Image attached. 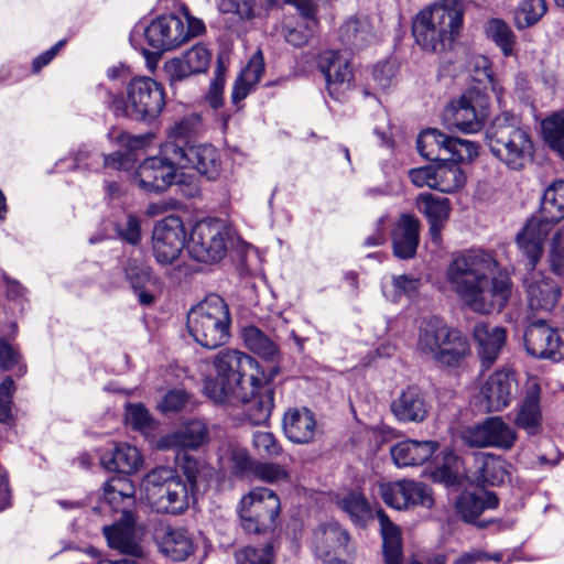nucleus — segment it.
Returning <instances> with one entry per match:
<instances>
[{
	"label": "nucleus",
	"mask_w": 564,
	"mask_h": 564,
	"mask_svg": "<svg viewBox=\"0 0 564 564\" xmlns=\"http://www.w3.org/2000/svg\"><path fill=\"white\" fill-rule=\"evenodd\" d=\"M473 337L481 366L491 367L506 345L507 329L487 323H477L473 328Z\"/></svg>",
	"instance_id": "obj_26"
},
{
	"label": "nucleus",
	"mask_w": 564,
	"mask_h": 564,
	"mask_svg": "<svg viewBox=\"0 0 564 564\" xmlns=\"http://www.w3.org/2000/svg\"><path fill=\"white\" fill-rule=\"evenodd\" d=\"M517 391L514 372L510 369L495 371L480 389V405L487 412H498L507 408Z\"/></svg>",
	"instance_id": "obj_24"
},
{
	"label": "nucleus",
	"mask_w": 564,
	"mask_h": 564,
	"mask_svg": "<svg viewBox=\"0 0 564 564\" xmlns=\"http://www.w3.org/2000/svg\"><path fill=\"white\" fill-rule=\"evenodd\" d=\"M379 494L384 503L398 510L417 506L430 509L434 505L432 490L425 484L414 480L380 484Z\"/></svg>",
	"instance_id": "obj_18"
},
{
	"label": "nucleus",
	"mask_w": 564,
	"mask_h": 564,
	"mask_svg": "<svg viewBox=\"0 0 564 564\" xmlns=\"http://www.w3.org/2000/svg\"><path fill=\"white\" fill-rule=\"evenodd\" d=\"M488 101L477 88L466 90L459 98L451 101L447 109L449 122L465 133L480 131L488 118Z\"/></svg>",
	"instance_id": "obj_15"
},
{
	"label": "nucleus",
	"mask_w": 564,
	"mask_h": 564,
	"mask_svg": "<svg viewBox=\"0 0 564 564\" xmlns=\"http://www.w3.org/2000/svg\"><path fill=\"white\" fill-rule=\"evenodd\" d=\"M102 530L111 549L137 558H143L144 550L137 536L134 516L131 511L122 510L120 519L112 525H105Z\"/></svg>",
	"instance_id": "obj_25"
},
{
	"label": "nucleus",
	"mask_w": 564,
	"mask_h": 564,
	"mask_svg": "<svg viewBox=\"0 0 564 564\" xmlns=\"http://www.w3.org/2000/svg\"><path fill=\"white\" fill-rule=\"evenodd\" d=\"M159 547L173 561H184L194 552L193 541L182 528H167L159 540Z\"/></svg>",
	"instance_id": "obj_41"
},
{
	"label": "nucleus",
	"mask_w": 564,
	"mask_h": 564,
	"mask_svg": "<svg viewBox=\"0 0 564 564\" xmlns=\"http://www.w3.org/2000/svg\"><path fill=\"white\" fill-rule=\"evenodd\" d=\"M127 422L135 430H144L150 426V414L141 404H129L126 414Z\"/></svg>",
	"instance_id": "obj_64"
},
{
	"label": "nucleus",
	"mask_w": 564,
	"mask_h": 564,
	"mask_svg": "<svg viewBox=\"0 0 564 564\" xmlns=\"http://www.w3.org/2000/svg\"><path fill=\"white\" fill-rule=\"evenodd\" d=\"M486 137L492 155L510 170L520 171L533 160L534 144L529 131L509 112L492 120Z\"/></svg>",
	"instance_id": "obj_5"
},
{
	"label": "nucleus",
	"mask_w": 564,
	"mask_h": 564,
	"mask_svg": "<svg viewBox=\"0 0 564 564\" xmlns=\"http://www.w3.org/2000/svg\"><path fill=\"white\" fill-rule=\"evenodd\" d=\"M497 261L481 249L467 250L448 264L446 282L458 300L478 314L500 312L512 293V282L507 275L490 278Z\"/></svg>",
	"instance_id": "obj_1"
},
{
	"label": "nucleus",
	"mask_w": 564,
	"mask_h": 564,
	"mask_svg": "<svg viewBox=\"0 0 564 564\" xmlns=\"http://www.w3.org/2000/svg\"><path fill=\"white\" fill-rule=\"evenodd\" d=\"M318 67L326 80L330 97L336 100L354 88L355 75L349 58L339 51H325L321 54Z\"/></svg>",
	"instance_id": "obj_22"
},
{
	"label": "nucleus",
	"mask_w": 564,
	"mask_h": 564,
	"mask_svg": "<svg viewBox=\"0 0 564 564\" xmlns=\"http://www.w3.org/2000/svg\"><path fill=\"white\" fill-rule=\"evenodd\" d=\"M420 286V280L409 275L392 276L390 281L382 283L383 295L397 302L402 295L412 296Z\"/></svg>",
	"instance_id": "obj_51"
},
{
	"label": "nucleus",
	"mask_w": 564,
	"mask_h": 564,
	"mask_svg": "<svg viewBox=\"0 0 564 564\" xmlns=\"http://www.w3.org/2000/svg\"><path fill=\"white\" fill-rule=\"evenodd\" d=\"M463 24L459 0H440L422 9L412 22L415 43L425 52L442 53L452 47Z\"/></svg>",
	"instance_id": "obj_3"
},
{
	"label": "nucleus",
	"mask_w": 564,
	"mask_h": 564,
	"mask_svg": "<svg viewBox=\"0 0 564 564\" xmlns=\"http://www.w3.org/2000/svg\"><path fill=\"white\" fill-rule=\"evenodd\" d=\"M141 490L147 502L158 513H183L195 497L185 480L170 467H158L149 471L141 482Z\"/></svg>",
	"instance_id": "obj_8"
},
{
	"label": "nucleus",
	"mask_w": 564,
	"mask_h": 564,
	"mask_svg": "<svg viewBox=\"0 0 564 564\" xmlns=\"http://www.w3.org/2000/svg\"><path fill=\"white\" fill-rule=\"evenodd\" d=\"M207 440L208 429L206 423L202 420H192L175 432L161 437L159 447L163 449L172 447L195 449L204 445Z\"/></svg>",
	"instance_id": "obj_32"
},
{
	"label": "nucleus",
	"mask_w": 564,
	"mask_h": 564,
	"mask_svg": "<svg viewBox=\"0 0 564 564\" xmlns=\"http://www.w3.org/2000/svg\"><path fill=\"white\" fill-rule=\"evenodd\" d=\"M160 148V155L145 159L137 169L133 180L145 192H163L170 185L180 183L178 165L166 158Z\"/></svg>",
	"instance_id": "obj_19"
},
{
	"label": "nucleus",
	"mask_w": 564,
	"mask_h": 564,
	"mask_svg": "<svg viewBox=\"0 0 564 564\" xmlns=\"http://www.w3.org/2000/svg\"><path fill=\"white\" fill-rule=\"evenodd\" d=\"M220 463L224 468L230 469L234 475H242L251 467V459L248 452L241 447L231 445L225 448V455L220 456Z\"/></svg>",
	"instance_id": "obj_54"
},
{
	"label": "nucleus",
	"mask_w": 564,
	"mask_h": 564,
	"mask_svg": "<svg viewBox=\"0 0 564 564\" xmlns=\"http://www.w3.org/2000/svg\"><path fill=\"white\" fill-rule=\"evenodd\" d=\"M546 11L545 0H521L514 10V24L519 30L531 28L542 19Z\"/></svg>",
	"instance_id": "obj_49"
},
{
	"label": "nucleus",
	"mask_w": 564,
	"mask_h": 564,
	"mask_svg": "<svg viewBox=\"0 0 564 564\" xmlns=\"http://www.w3.org/2000/svg\"><path fill=\"white\" fill-rule=\"evenodd\" d=\"M162 151L180 169H194L207 180H216L220 175L221 155L209 143H194L187 147L172 142L163 143Z\"/></svg>",
	"instance_id": "obj_14"
},
{
	"label": "nucleus",
	"mask_w": 564,
	"mask_h": 564,
	"mask_svg": "<svg viewBox=\"0 0 564 564\" xmlns=\"http://www.w3.org/2000/svg\"><path fill=\"white\" fill-rule=\"evenodd\" d=\"M563 218L564 181H556L544 191L539 216L531 217L516 238L518 248L533 264L541 259L544 240L553 226Z\"/></svg>",
	"instance_id": "obj_6"
},
{
	"label": "nucleus",
	"mask_w": 564,
	"mask_h": 564,
	"mask_svg": "<svg viewBox=\"0 0 564 564\" xmlns=\"http://www.w3.org/2000/svg\"><path fill=\"white\" fill-rule=\"evenodd\" d=\"M178 467L186 477L185 482L191 488V491L195 494L199 487L200 478L204 473V465L194 457L184 455L180 458Z\"/></svg>",
	"instance_id": "obj_60"
},
{
	"label": "nucleus",
	"mask_w": 564,
	"mask_h": 564,
	"mask_svg": "<svg viewBox=\"0 0 564 564\" xmlns=\"http://www.w3.org/2000/svg\"><path fill=\"white\" fill-rule=\"evenodd\" d=\"M252 445L263 457H276L282 453V446L273 433L257 431L252 436Z\"/></svg>",
	"instance_id": "obj_57"
},
{
	"label": "nucleus",
	"mask_w": 564,
	"mask_h": 564,
	"mask_svg": "<svg viewBox=\"0 0 564 564\" xmlns=\"http://www.w3.org/2000/svg\"><path fill=\"white\" fill-rule=\"evenodd\" d=\"M109 109L116 117L153 120L165 106L163 87L149 77H137L127 86V98L107 91Z\"/></svg>",
	"instance_id": "obj_9"
},
{
	"label": "nucleus",
	"mask_w": 564,
	"mask_h": 564,
	"mask_svg": "<svg viewBox=\"0 0 564 564\" xmlns=\"http://www.w3.org/2000/svg\"><path fill=\"white\" fill-rule=\"evenodd\" d=\"M185 229L178 216L159 220L152 231V254L158 263L165 265L176 261L184 248Z\"/></svg>",
	"instance_id": "obj_16"
},
{
	"label": "nucleus",
	"mask_w": 564,
	"mask_h": 564,
	"mask_svg": "<svg viewBox=\"0 0 564 564\" xmlns=\"http://www.w3.org/2000/svg\"><path fill=\"white\" fill-rule=\"evenodd\" d=\"M231 316L227 303L210 294L187 313V329L202 347L216 349L230 337Z\"/></svg>",
	"instance_id": "obj_7"
},
{
	"label": "nucleus",
	"mask_w": 564,
	"mask_h": 564,
	"mask_svg": "<svg viewBox=\"0 0 564 564\" xmlns=\"http://www.w3.org/2000/svg\"><path fill=\"white\" fill-rule=\"evenodd\" d=\"M524 345L535 358L560 360L564 357V330L551 327L544 319L534 321L525 328Z\"/></svg>",
	"instance_id": "obj_20"
},
{
	"label": "nucleus",
	"mask_w": 564,
	"mask_h": 564,
	"mask_svg": "<svg viewBox=\"0 0 564 564\" xmlns=\"http://www.w3.org/2000/svg\"><path fill=\"white\" fill-rule=\"evenodd\" d=\"M416 350L438 365L456 367L468 356L470 347L458 328L438 316H429L419 322Z\"/></svg>",
	"instance_id": "obj_4"
},
{
	"label": "nucleus",
	"mask_w": 564,
	"mask_h": 564,
	"mask_svg": "<svg viewBox=\"0 0 564 564\" xmlns=\"http://www.w3.org/2000/svg\"><path fill=\"white\" fill-rule=\"evenodd\" d=\"M278 371V367L271 368L261 388L248 401L242 402L246 405L245 416L253 425L264 424L271 415L274 406V391L269 387V382Z\"/></svg>",
	"instance_id": "obj_33"
},
{
	"label": "nucleus",
	"mask_w": 564,
	"mask_h": 564,
	"mask_svg": "<svg viewBox=\"0 0 564 564\" xmlns=\"http://www.w3.org/2000/svg\"><path fill=\"white\" fill-rule=\"evenodd\" d=\"M14 391V382L7 377L0 384V423L9 424L12 420V393Z\"/></svg>",
	"instance_id": "obj_61"
},
{
	"label": "nucleus",
	"mask_w": 564,
	"mask_h": 564,
	"mask_svg": "<svg viewBox=\"0 0 564 564\" xmlns=\"http://www.w3.org/2000/svg\"><path fill=\"white\" fill-rule=\"evenodd\" d=\"M462 437L471 447L510 449L516 442L517 433L501 417L492 416L467 427Z\"/></svg>",
	"instance_id": "obj_17"
},
{
	"label": "nucleus",
	"mask_w": 564,
	"mask_h": 564,
	"mask_svg": "<svg viewBox=\"0 0 564 564\" xmlns=\"http://www.w3.org/2000/svg\"><path fill=\"white\" fill-rule=\"evenodd\" d=\"M420 221L410 216L402 215L392 230V246L394 256L400 259L414 257L419 246Z\"/></svg>",
	"instance_id": "obj_34"
},
{
	"label": "nucleus",
	"mask_w": 564,
	"mask_h": 564,
	"mask_svg": "<svg viewBox=\"0 0 564 564\" xmlns=\"http://www.w3.org/2000/svg\"><path fill=\"white\" fill-rule=\"evenodd\" d=\"M540 386L535 380L528 383L525 395L519 406L514 424L528 434H536L542 426Z\"/></svg>",
	"instance_id": "obj_35"
},
{
	"label": "nucleus",
	"mask_w": 564,
	"mask_h": 564,
	"mask_svg": "<svg viewBox=\"0 0 564 564\" xmlns=\"http://www.w3.org/2000/svg\"><path fill=\"white\" fill-rule=\"evenodd\" d=\"M236 561L238 564H272L273 546L269 543L260 549L246 546L236 553Z\"/></svg>",
	"instance_id": "obj_56"
},
{
	"label": "nucleus",
	"mask_w": 564,
	"mask_h": 564,
	"mask_svg": "<svg viewBox=\"0 0 564 564\" xmlns=\"http://www.w3.org/2000/svg\"><path fill=\"white\" fill-rule=\"evenodd\" d=\"M525 258L530 268L523 279L528 307L533 312H551L558 303L561 288L553 279L535 270L540 259L533 264L528 257Z\"/></svg>",
	"instance_id": "obj_21"
},
{
	"label": "nucleus",
	"mask_w": 564,
	"mask_h": 564,
	"mask_svg": "<svg viewBox=\"0 0 564 564\" xmlns=\"http://www.w3.org/2000/svg\"><path fill=\"white\" fill-rule=\"evenodd\" d=\"M416 147L419 153L432 162H470L478 155L477 143L448 137L436 129L423 131Z\"/></svg>",
	"instance_id": "obj_12"
},
{
	"label": "nucleus",
	"mask_w": 564,
	"mask_h": 564,
	"mask_svg": "<svg viewBox=\"0 0 564 564\" xmlns=\"http://www.w3.org/2000/svg\"><path fill=\"white\" fill-rule=\"evenodd\" d=\"M285 437L294 444H310L317 433L315 414L307 408H290L282 417Z\"/></svg>",
	"instance_id": "obj_28"
},
{
	"label": "nucleus",
	"mask_w": 564,
	"mask_h": 564,
	"mask_svg": "<svg viewBox=\"0 0 564 564\" xmlns=\"http://www.w3.org/2000/svg\"><path fill=\"white\" fill-rule=\"evenodd\" d=\"M199 126V117L196 115L189 116L175 123L167 135L164 143H176L184 147L194 144L189 138L197 131Z\"/></svg>",
	"instance_id": "obj_55"
},
{
	"label": "nucleus",
	"mask_w": 564,
	"mask_h": 564,
	"mask_svg": "<svg viewBox=\"0 0 564 564\" xmlns=\"http://www.w3.org/2000/svg\"><path fill=\"white\" fill-rule=\"evenodd\" d=\"M338 39L349 50H360L375 40L373 28L367 17H350L339 28Z\"/></svg>",
	"instance_id": "obj_39"
},
{
	"label": "nucleus",
	"mask_w": 564,
	"mask_h": 564,
	"mask_svg": "<svg viewBox=\"0 0 564 564\" xmlns=\"http://www.w3.org/2000/svg\"><path fill=\"white\" fill-rule=\"evenodd\" d=\"M487 34L501 48L505 56L513 53L516 36L503 20H490L487 24Z\"/></svg>",
	"instance_id": "obj_53"
},
{
	"label": "nucleus",
	"mask_w": 564,
	"mask_h": 564,
	"mask_svg": "<svg viewBox=\"0 0 564 564\" xmlns=\"http://www.w3.org/2000/svg\"><path fill=\"white\" fill-rule=\"evenodd\" d=\"M185 22L174 14L161 15L143 29L148 44L159 53L174 50L205 32L202 20L185 15Z\"/></svg>",
	"instance_id": "obj_10"
},
{
	"label": "nucleus",
	"mask_w": 564,
	"mask_h": 564,
	"mask_svg": "<svg viewBox=\"0 0 564 564\" xmlns=\"http://www.w3.org/2000/svg\"><path fill=\"white\" fill-rule=\"evenodd\" d=\"M478 479L489 486H499L508 478L507 463L494 454H480L476 458Z\"/></svg>",
	"instance_id": "obj_46"
},
{
	"label": "nucleus",
	"mask_w": 564,
	"mask_h": 564,
	"mask_svg": "<svg viewBox=\"0 0 564 564\" xmlns=\"http://www.w3.org/2000/svg\"><path fill=\"white\" fill-rule=\"evenodd\" d=\"M349 534L337 522L317 527L313 534V547L323 564H347Z\"/></svg>",
	"instance_id": "obj_23"
},
{
	"label": "nucleus",
	"mask_w": 564,
	"mask_h": 564,
	"mask_svg": "<svg viewBox=\"0 0 564 564\" xmlns=\"http://www.w3.org/2000/svg\"><path fill=\"white\" fill-rule=\"evenodd\" d=\"M264 72L263 56L260 51L252 55L246 67L241 70L239 77L236 79L231 99L237 106L245 99L253 86L260 80Z\"/></svg>",
	"instance_id": "obj_42"
},
{
	"label": "nucleus",
	"mask_w": 564,
	"mask_h": 564,
	"mask_svg": "<svg viewBox=\"0 0 564 564\" xmlns=\"http://www.w3.org/2000/svg\"><path fill=\"white\" fill-rule=\"evenodd\" d=\"M280 499L269 488H254L240 501L241 525L249 533H264L276 527Z\"/></svg>",
	"instance_id": "obj_11"
},
{
	"label": "nucleus",
	"mask_w": 564,
	"mask_h": 564,
	"mask_svg": "<svg viewBox=\"0 0 564 564\" xmlns=\"http://www.w3.org/2000/svg\"><path fill=\"white\" fill-rule=\"evenodd\" d=\"M229 229L218 219L196 223L187 241L189 256L204 263L220 261L228 248Z\"/></svg>",
	"instance_id": "obj_13"
},
{
	"label": "nucleus",
	"mask_w": 564,
	"mask_h": 564,
	"mask_svg": "<svg viewBox=\"0 0 564 564\" xmlns=\"http://www.w3.org/2000/svg\"><path fill=\"white\" fill-rule=\"evenodd\" d=\"M340 508L349 514L350 519L364 524L371 517V509L362 494L357 491L348 492L340 501Z\"/></svg>",
	"instance_id": "obj_52"
},
{
	"label": "nucleus",
	"mask_w": 564,
	"mask_h": 564,
	"mask_svg": "<svg viewBox=\"0 0 564 564\" xmlns=\"http://www.w3.org/2000/svg\"><path fill=\"white\" fill-rule=\"evenodd\" d=\"M117 235L126 242L137 246L141 240V221L134 215H127L116 224Z\"/></svg>",
	"instance_id": "obj_58"
},
{
	"label": "nucleus",
	"mask_w": 564,
	"mask_h": 564,
	"mask_svg": "<svg viewBox=\"0 0 564 564\" xmlns=\"http://www.w3.org/2000/svg\"><path fill=\"white\" fill-rule=\"evenodd\" d=\"M254 475L267 482H274L288 477V473L278 464L262 463L254 467Z\"/></svg>",
	"instance_id": "obj_63"
},
{
	"label": "nucleus",
	"mask_w": 564,
	"mask_h": 564,
	"mask_svg": "<svg viewBox=\"0 0 564 564\" xmlns=\"http://www.w3.org/2000/svg\"><path fill=\"white\" fill-rule=\"evenodd\" d=\"M133 494L134 487L127 477H112L104 485L99 510L105 512L108 509L122 513V510H128L127 507L133 503Z\"/></svg>",
	"instance_id": "obj_36"
},
{
	"label": "nucleus",
	"mask_w": 564,
	"mask_h": 564,
	"mask_svg": "<svg viewBox=\"0 0 564 564\" xmlns=\"http://www.w3.org/2000/svg\"><path fill=\"white\" fill-rule=\"evenodd\" d=\"M215 377H208L204 384L206 395L216 403L248 401L267 381V375L250 355L223 349L213 357Z\"/></svg>",
	"instance_id": "obj_2"
},
{
	"label": "nucleus",
	"mask_w": 564,
	"mask_h": 564,
	"mask_svg": "<svg viewBox=\"0 0 564 564\" xmlns=\"http://www.w3.org/2000/svg\"><path fill=\"white\" fill-rule=\"evenodd\" d=\"M212 53L203 44H196L180 57L166 62L165 70L171 80H182L192 75L205 73L210 64Z\"/></svg>",
	"instance_id": "obj_27"
},
{
	"label": "nucleus",
	"mask_w": 564,
	"mask_h": 564,
	"mask_svg": "<svg viewBox=\"0 0 564 564\" xmlns=\"http://www.w3.org/2000/svg\"><path fill=\"white\" fill-rule=\"evenodd\" d=\"M430 411L426 397L417 387H408L391 402V412L403 423H421Z\"/></svg>",
	"instance_id": "obj_29"
},
{
	"label": "nucleus",
	"mask_w": 564,
	"mask_h": 564,
	"mask_svg": "<svg viewBox=\"0 0 564 564\" xmlns=\"http://www.w3.org/2000/svg\"><path fill=\"white\" fill-rule=\"evenodd\" d=\"M245 346L260 358L278 362L281 356L278 345L256 326H246L241 330Z\"/></svg>",
	"instance_id": "obj_43"
},
{
	"label": "nucleus",
	"mask_w": 564,
	"mask_h": 564,
	"mask_svg": "<svg viewBox=\"0 0 564 564\" xmlns=\"http://www.w3.org/2000/svg\"><path fill=\"white\" fill-rule=\"evenodd\" d=\"M416 206L429 221L432 241L440 245L442 230L451 214L449 199L432 193H422L416 197Z\"/></svg>",
	"instance_id": "obj_30"
},
{
	"label": "nucleus",
	"mask_w": 564,
	"mask_h": 564,
	"mask_svg": "<svg viewBox=\"0 0 564 564\" xmlns=\"http://www.w3.org/2000/svg\"><path fill=\"white\" fill-rule=\"evenodd\" d=\"M381 527L383 555L387 564H401L402 541L399 528L382 510L377 511Z\"/></svg>",
	"instance_id": "obj_44"
},
{
	"label": "nucleus",
	"mask_w": 564,
	"mask_h": 564,
	"mask_svg": "<svg viewBox=\"0 0 564 564\" xmlns=\"http://www.w3.org/2000/svg\"><path fill=\"white\" fill-rule=\"evenodd\" d=\"M100 463L109 471L131 474L139 469L142 457L137 447L118 443L101 455Z\"/></svg>",
	"instance_id": "obj_38"
},
{
	"label": "nucleus",
	"mask_w": 564,
	"mask_h": 564,
	"mask_svg": "<svg viewBox=\"0 0 564 564\" xmlns=\"http://www.w3.org/2000/svg\"><path fill=\"white\" fill-rule=\"evenodd\" d=\"M467 67L471 78L478 84L484 85L485 88L489 87L500 101L503 89L490 69L489 59L480 54L473 55L468 61Z\"/></svg>",
	"instance_id": "obj_48"
},
{
	"label": "nucleus",
	"mask_w": 564,
	"mask_h": 564,
	"mask_svg": "<svg viewBox=\"0 0 564 564\" xmlns=\"http://www.w3.org/2000/svg\"><path fill=\"white\" fill-rule=\"evenodd\" d=\"M188 401V395L183 390L169 391L159 402L158 408L163 413L178 412Z\"/></svg>",
	"instance_id": "obj_62"
},
{
	"label": "nucleus",
	"mask_w": 564,
	"mask_h": 564,
	"mask_svg": "<svg viewBox=\"0 0 564 564\" xmlns=\"http://www.w3.org/2000/svg\"><path fill=\"white\" fill-rule=\"evenodd\" d=\"M123 270L126 279L138 294L140 303L150 305L154 300L150 288L158 283V278L153 274L152 269L141 260L128 259Z\"/></svg>",
	"instance_id": "obj_37"
},
{
	"label": "nucleus",
	"mask_w": 564,
	"mask_h": 564,
	"mask_svg": "<svg viewBox=\"0 0 564 564\" xmlns=\"http://www.w3.org/2000/svg\"><path fill=\"white\" fill-rule=\"evenodd\" d=\"M499 499L492 491L465 492L456 503L458 513L464 521L475 523L479 516L488 509H495Z\"/></svg>",
	"instance_id": "obj_40"
},
{
	"label": "nucleus",
	"mask_w": 564,
	"mask_h": 564,
	"mask_svg": "<svg viewBox=\"0 0 564 564\" xmlns=\"http://www.w3.org/2000/svg\"><path fill=\"white\" fill-rule=\"evenodd\" d=\"M545 142L564 159V110L542 122Z\"/></svg>",
	"instance_id": "obj_50"
},
{
	"label": "nucleus",
	"mask_w": 564,
	"mask_h": 564,
	"mask_svg": "<svg viewBox=\"0 0 564 564\" xmlns=\"http://www.w3.org/2000/svg\"><path fill=\"white\" fill-rule=\"evenodd\" d=\"M438 448L435 441L405 440L393 445L390 454L399 467L419 466L426 463Z\"/></svg>",
	"instance_id": "obj_31"
},
{
	"label": "nucleus",
	"mask_w": 564,
	"mask_h": 564,
	"mask_svg": "<svg viewBox=\"0 0 564 564\" xmlns=\"http://www.w3.org/2000/svg\"><path fill=\"white\" fill-rule=\"evenodd\" d=\"M458 163L459 162H442L435 165L434 189L442 193H453L465 184L466 177L458 166Z\"/></svg>",
	"instance_id": "obj_47"
},
{
	"label": "nucleus",
	"mask_w": 564,
	"mask_h": 564,
	"mask_svg": "<svg viewBox=\"0 0 564 564\" xmlns=\"http://www.w3.org/2000/svg\"><path fill=\"white\" fill-rule=\"evenodd\" d=\"M547 260L551 270L564 278V230H557L551 240Z\"/></svg>",
	"instance_id": "obj_59"
},
{
	"label": "nucleus",
	"mask_w": 564,
	"mask_h": 564,
	"mask_svg": "<svg viewBox=\"0 0 564 564\" xmlns=\"http://www.w3.org/2000/svg\"><path fill=\"white\" fill-rule=\"evenodd\" d=\"M276 3L278 0H217V8L223 13L235 14L241 20H251Z\"/></svg>",
	"instance_id": "obj_45"
}]
</instances>
